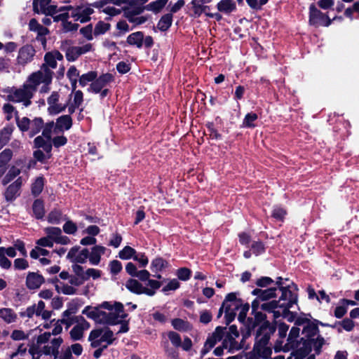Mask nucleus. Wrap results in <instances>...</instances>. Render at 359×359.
<instances>
[{
    "instance_id": "obj_31",
    "label": "nucleus",
    "mask_w": 359,
    "mask_h": 359,
    "mask_svg": "<svg viewBox=\"0 0 359 359\" xmlns=\"http://www.w3.org/2000/svg\"><path fill=\"white\" fill-rule=\"evenodd\" d=\"M62 219V212L60 209L53 208L48 215L47 221L50 224H58Z\"/></svg>"
},
{
    "instance_id": "obj_13",
    "label": "nucleus",
    "mask_w": 359,
    "mask_h": 359,
    "mask_svg": "<svg viewBox=\"0 0 359 359\" xmlns=\"http://www.w3.org/2000/svg\"><path fill=\"white\" fill-rule=\"evenodd\" d=\"M96 323L116 325L122 323V320H119V315L114 312L107 313L106 311L100 310L99 318Z\"/></svg>"
},
{
    "instance_id": "obj_38",
    "label": "nucleus",
    "mask_w": 359,
    "mask_h": 359,
    "mask_svg": "<svg viewBox=\"0 0 359 359\" xmlns=\"http://www.w3.org/2000/svg\"><path fill=\"white\" fill-rule=\"evenodd\" d=\"M270 339L268 334H264L259 339L255 341L253 351L260 353L262 348H264L269 344Z\"/></svg>"
},
{
    "instance_id": "obj_49",
    "label": "nucleus",
    "mask_w": 359,
    "mask_h": 359,
    "mask_svg": "<svg viewBox=\"0 0 359 359\" xmlns=\"http://www.w3.org/2000/svg\"><path fill=\"white\" fill-rule=\"evenodd\" d=\"M171 324L174 329L178 331H185L189 323L182 318H176L171 320Z\"/></svg>"
},
{
    "instance_id": "obj_47",
    "label": "nucleus",
    "mask_w": 359,
    "mask_h": 359,
    "mask_svg": "<svg viewBox=\"0 0 359 359\" xmlns=\"http://www.w3.org/2000/svg\"><path fill=\"white\" fill-rule=\"evenodd\" d=\"M237 293L236 292H230L227 294L225 297L223 302H225V305H229L227 302H236L235 309H238L240 306L242 305L243 300L241 299H238L236 297Z\"/></svg>"
},
{
    "instance_id": "obj_60",
    "label": "nucleus",
    "mask_w": 359,
    "mask_h": 359,
    "mask_svg": "<svg viewBox=\"0 0 359 359\" xmlns=\"http://www.w3.org/2000/svg\"><path fill=\"white\" fill-rule=\"evenodd\" d=\"M149 316L153 318L155 323L165 324L168 321L167 316L164 313L160 312L159 311H156L151 313Z\"/></svg>"
},
{
    "instance_id": "obj_59",
    "label": "nucleus",
    "mask_w": 359,
    "mask_h": 359,
    "mask_svg": "<svg viewBox=\"0 0 359 359\" xmlns=\"http://www.w3.org/2000/svg\"><path fill=\"white\" fill-rule=\"evenodd\" d=\"M83 302L81 299L76 298L69 302L67 305V309L72 313L74 314L77 312L79 308L83 305Z\"/></svg>"
},
{
    "instance_id": "obj_3",
    "label": "nucleus",
    "mask_w": 359,
    "mask_h": 359,
    "mask_svg": "<svg viewBox=\"0 0 359 359\" xmlns=\"http://www.w3.org/2000/svg\"><path fill=\"white\" fill-rule=\"evenodd\" d=\"M283 280L281 276H278L276 281H274L276 286L273 287L276 288V291L278 290L280 291V300L286 301L287 298L297 295L299 288L297 285L294 282H292L290 285H284Z\"/></svg>"
},
{
    "instance_id": "obj_61",
    "label": "nucleus",
    "mask_w": 359,
    "mask_h": 359,
    "mask_svg": "<svg viewBox=\"0 0 359 359\" xmlns=\"http://www.w3.org/2000/svg\"><path fill=\"white\" fill-rule=\"evenodd\" d=\"M133 259L139 263L140 267H145L149 263V259L144 252L137 253L136 252Z\"/></svg>"
},
{
    "instance_id": "obj_55",
    "label": "nucleus",
    "mask_w": 359,
    "mask_h": 359,
    "mask_svg": "<svg viewBox=\"0 0 359 359\" xmlns=\"http://www.w3.org/2000/svg\"><path fill=\"white\" fill-rule=\"evenodd\" d=\"M168 337L170 339L171 344L175 347L178 348V347L181 346L182 339H181L180 334H178L177 332H174V331H170L168 332Z\"/></svg>"
},
{
    "instance_id": "obj_23",
    "label": "nucleus",
    "mask_w": 359,
    "mask_h": 359,
    "mask_svg": "<svg viewBox=\"0 0 359 359\" xmlns=\"http://www.w3.org/2000/svg\"><path fill=\"white\" fill-rule=\"evenodd\" d=\"M319 332V327L316 325H313L311 320L307 325H305L302 330V334H305L304 339H312L316 335H318Z\"/></svg>"
},
{
    "instance_id": "obj_39",
    "label": "nucleus",
    "mask_w": 359,
    "mask_h": 359,
    "mask_svg": "<svg viewBox=\"0 0 359 359\" xmlns=\"http://www.w3.org/2000/svg\"><path fill=\"white\" fill-rule=\"evenodd\" d=\"M276 289L273 287L262 290L260 299L262 302H267L277 297Z\"/></svg>"
},
{
    "instance_id": "obj_6",
    "label": "nucleus",
    "mask_w": 359,
    "mask_h": 359,
    "mask_svg": "<svg viewBox=\"0 0 359 359\" xmlns=\"http://www.w3.org/2000/svg\"><path fill=\"white\" fill-rule=\"evenodd\" d=\"M35 53V49L32 45L26 44L22 46L18 50L15 65L25 67L33 60Z\"/></svg>"
},
{
    "instance_id": "obj_58",
    "label": "nucleus",
    "mask_w": 359,
    "mask_h": 359,
    "mask_svg": "<svg viewBox=\"0 0 359 359\" xmlns=\"http://www.w3.org/2000/svg\"><path fill=\"white\" fill-rule=\"evenodd\" d=\"M180 283L176 278H173L170 280L168 283L162 288L161 291L163 293H166L170 290H176L180 288Z\"/></svg>"
},
{
    "instance_id": "obj_51",
    "label": "nucleus",
    "mask_w": 359,
    "mask_h": 359,
    "mask_svg": "<svg viewBox=\"0 0 359 359\" xmlns=\"http://www.w3.org/2000/svg\"><path fill=\"white\" fill-rule=\"evenodd\" d=\"M69 334L73 341L81 340L83 337V329L77 324L71 330Z\"/></svg>"
},
{
    "instance_id": "obj_8",
    "label": "nucleus",
    "mask_w": 359,
    "mask_h": 359,
    "mask_svg": "<svg viewBox=\"0 0 359 359\" xmlns=\"http://www.w3.org/2000/svg\"><path fill=\"white\" fill-rule=\"evenodd\" d=\"M51 0H33V11L36 13L53 16L57 13V7L49 5Z\"/></svg>"
},
{
    "instance_id": "obj_10",
    "label": "nucleus",
    "mask_w": 359,
    "mask_h": 359,
    "mask_svg": "<svg viewBox=\"0 0 359 359\" xmlns=\"http://www.w3.org/2000/svg\"><path fill=\"white\" fill-rule=\"evenodd\" d=\"M126 287L132 293L136 294H145L152 297L155 294V292L149 290L148 287H144L141 283L134 278H129L126 283Z\"/></svg>"
},
{
    "instance_id": "obj_53",
    "label": "nucleus",
    "mask_w": 359,
    "mask_h": 359,
    "mask_svg": "<svg viewBox=\"0 0 359 359\" xmlns=\"http://www.w3.org/2000/svg\"><path fill=\"white\" fill-rule=\"evenodd\" d=\"M79 6H77L76 8L72 6H62L57 8V12H71L69 14V16L74 18L75 20L76 21V18H79L80 13H79Z\"/></svg>"
},
{
    "instance_id": "obj_34",
    "label": "nucleus",
    "mask_w": 359,
    "mask_h": 359,
    "mask_svg": "<svg viewBox=\"0 0 359 359\" xmlns=\"http://www.w3.org/2000/svg\"><path fill=\"white\" fill-rule=\"evenodd\" d=\"M135 249L130 246L126 245L118 252V257L123 260H128L131 258L134 259L136 254Z\"/></svg>"
},
{
    "instance_id": "obj_54",
    "label": "nucleus",
    "mask_w": 359,
    "mask_h": 359,
    "mask_svg": "<svg viewBox=\"0 0 359 359\" xmlns=\"http://www.w3.org/2000/svg\"><path fill=\"white\" fill-rule=\"evenodd\" d=\"M55 125V123H54L53 121L48 122L46 124L43 123V128H42V136H43L47 140H51V135L53 132Z\"/></svg>"
},
{
    "instance_id": "obj_24",
    "label": "nucleus",
    "mask_w": 359,
    "mask_h": 359,
    "mask_svg": "<svg viewBox=\"0 0 359 359\" xmlns=\"http://www.w3.org/2000/svg\"><path fill=\"white\" fill-rule=\"evenodd\" d=\"M45 184L43 176L37 177L31 185V192L34 197L39 196L43 191Z\"/></svg>"
},
{
    "instance_id": "obj_17",
    "label": "nucleus",
    "mask_w": 359,
    "mask_h": 359,
    "mask_svg": "<svg viewBox=\"0 0 359 359\" xmlns=\"http://www.w3.org/2000/svg\"><path fill=\"white\" fill-rule=\"evenodd\" d=\"M59 97V94L53 92L48 98V110L50 112H62L65 110L66 102H60Z\"/></svg>"
},
{
    "instance_id": "obj_32",
    "label": "nucleus",
    "mask_w": 359,
    "mask_h": 359,
    "mask_svg": "<svg viewBox=\"0 0 359 359\" xmlns=\"http://www.w3.org/2000/svg\"><path fill=\"white\" fill-rule=\"evenodd\" d=\"M172 22V15L168 13L161 17L157 24V27L161 31H166L171 26Z\"/></svg>"
},
{
    "instance_id": "obj_57",
    "label": "nucleus",
    "mask_w": 359,
    "mask_h": 359,
    "mask_svg": "<svg viewBox=\"0 0 359 359\" xmlns=\"http://www.w3.org/2000/svg\"><path fill=\"white\" fill-rule=\"evenodd\" d=\"M274 283V280L269 276H261L255 281V285L261 288L268 287Z\"/></svg>"
},
{
    "instance_id": "obj_9",
    "label": "nucleus",
    "mask_w": 359,
    "mask_h": 359,
    "mask_svg": "<svg viewBox=\"0 0 359 359\" xmlns=\"http://www.w3.org/2000/svg\"><path fill=\"white\" fill-rule=\"evenodd\" d=\"M80 250V246L75 245L72 247L67 255V258L73 263L84 264L86 262L87 259H89L90 252L88 248H83L77 255Z\"/></svg>"
},
{
    "instance_id": "obj_26",
    "label": "nucleus",
    "mask_w": 359,
    "mask_h": 359,
    "mask_svg": "<svg viewBox=\"0 0 359 359\" xmlns=\"http://www.w3.org/2000/svg\"><path fill=\"white\" fill-rule=\"evenodd\" d=\"M13 130V126H7L0 130V150L9 142Z\"/></svg>"
},
{
    "instance_id": "obj_48",
    "label": "nucleus",
    "mask_w": 359,
    "mask_h": 359,
    "mask_svg": "<svg viewBox=\"0 0 359 359\" xmlns=\"http://www.w3.org/2000/svg\"><path fill=\"white\" fill-rule=\"evenodd\" d=\"M176 275L180 280L187 281L191 276V271L187 267H181L177 270Z\"/></svg>"
},
{
    "instance_id": "obj_40",
    "label": "nucleus",
    "mask_w": 359,
    "mask_h": 359,
    "mask_svg": "<svg viewBox=\"0 0 359 359\" xmlns=\"http://www.w3.org/2000/svg\"><path fill=\"white\" fill-rule=\"evenodd\" d=\"M20 173V170L15 166H12L8 173L2 180L3 185H6L15 179Z\"/></svg>"
},
{
    "instance_id": "obj_28",
    "label": "nucleus",
    "mask_w": 359,
    "mask_h": 359,
    "mask_svg": "<svg viewBox=\"0 0 359 359\" xmlns=\"http://www.w3.org/2000/svg\"><path fill=\"white\" fill-rule=\"evenodd\" d=\"M283 300H280V297L278 299H273L271 301L263 303L260 306V309L262 311H266L268 313L273 312V310L280 308L281 309V304Z\"/></svg>"
},
{
    "instance_id": "obj_16",
    "label": "nucleus",
    "mask_w": 359,
    "mask_h": 359,
    "mask_svg": "<svg viewBox=\"0 0 359 359\" xmlns=\"http://www.w3.org/2000/svg\"><path fill=\"white\" fill-rule=\"evenodd\" d=\"M112 80L113 76L111 74H102L90 84L89 90L98 93Z\"/></svg>"
},
{
    "instance_id": "obj_64",
    "label": "nucleus",
    "mask_w": 359,
    "mask_h": 359,
    "mask_svg": "<svg viewBox=\"0 0 359 359\" xmlns=\"http://www.w3.org/2000/svg\"><path fill=\"white\" fill-rule=\"evenodd\" d=\"M77 229L76 224L71 220L67 221L63 225V231L67 234H74Z\"/></svg>"
},
{
    "instance_id": "obj_18",
    "label": "nucleus",
    "mask_w": 359,
    "mask_h": 359,
    "mask_svg": "<svg viewBox=\"0 0 359 359\" xmlns=\"http://www.w3.org/2000/svg\"><path fill=\"white\" fill-rule=\"evenodd\" d=\"M241 323L243 325V327H241L243 340H245L252 335V331L257 327V325L252 317L245 318V321Z\"/></svg>"
},
{
    "instance_id": "obj_63",
    "label": "nucleus",
    "mask_w": 359,
    "mask_h": 359,
    "mask_svg": "<svg viewBox=\"0 0 359 359\" xmlns=\"http://www.w3.org/2000/svg\"><path fill=\"white\" fill-rule=\"evenodd\" d=\"M109 24L100 21L95 27L94 34L97 36L105 33L109 29Z\"/></svg>"
},
{
    "instance_id": "obj_25",
    "label": "nucleus",
    "mask_w": 359,
    "mask_h": 359,
    "mask_svg": "<svg viewBox=\"0 0 359 359\" xmlns=\"http://www.w3.org/2000/svg\"><path fill=\"white\" fill-rule=\"evenodd\" d=\"M0 318L6 323H11L15 322L18 317L12 309L2 308L0 309Z\"/></svg>"
},
{
    "instance_id": "obj_11",
    "label": "nucleus",
    "mask_w": 359,
    "mask_h": 359,
    "mask_svg": "<svg viewBox=\"0 0 359 359\" xmlns=\"http://www.w3.org/2000/svg\"><path fill=\"white\" fill-rule=\"evenodd\" d=\"M22 185V177H19L15 182L11 184L6 189L4 196L7 202H13L20 196V190Z\"/></svg>"
},
{
    "instance_id": "obj_36",
    "label": "nucleus",
    "mask_w": 359,
    "mask_h": 359,
    "mask_svg": "<svg viewBox=\"0 0 359 359\" xmlns=\"http://www.w3.org/2000/svg\"><path fill=\"white\" fill-rule=\"evenodd\" d=\"M250 249L255 256H259L266 252L265 244L260 240L253 241L250 245Z\"/></svg>"
},
{
    "instance_id": "obj_2",
    "label": "nucleus",
    "mask_w": 359,
    "mask_h": 359,
    "mask_svg": "<svg viewBox=\"0 0 359 359\" xmlns=\"http://www.w3.org/2000/svg\"><path fill=\"white\" fill-rule=\"evenodd\" d=\"M63 55L58 50H53L48 52L44 55V64L41 69L33 74H38L37 80L46 86L49 85L52 82L53 72L50 69H55L57 67V60L62 61Z\"/></svg>"
},
{
    "instance_id": "obj_14",
    "label": "nucleus",
    "mask_w": 359,
    "mask_h": 359,
    "mask_svg": "<svg viewBox=\"0 0 359 359\" xmlns=\"http://www.w3.org/2000/svg\"><path fill=\"white\" fill-rule=\"evenodd\" d=\"M29 29L32 32L37 33L36 39L42 43H46V39L45 36L49 33V30L39 24L35 18H32L29 22Z\"/></svg>"
},
{
    "instance_id": "obj_50",
    "label": "nucleus",
    "mask_w": 359,
    "mask_h": 359,
    "mask_svg": "<svg viewBox=\"0 0 359 359\" xmlns=\"http://www.w3.org/2000/svg\"><path fill=\"white\" fill-rule=\"evenodd\" d=\"M46 233L53 242L55 241V239L62 234V230L59 227L55 226H48L44 229Z\"/></svg>"
},
{
    "instance_id": "obj_1",
    "label": "nucleus",
    "mask_w": 359,
    "mask_h": 359,
    "mask_svg": "<svg viewBox=\"0 0 359 359\" xmlns=\"http://www.w3.org/2000/svg\"><path fill=\"white\" fill-rule=\"evenodd\" d=\"M38 74H32L26 83L19 88L11 89L8 95L9 100L13 102L22 103L27 107L31 104V99L36 92L37 87L41 83L37 80Z\"/></svg>"
},
{
    "instance_id": "obj_29",
    "label": "nucleus",
    "mask_w": 359,
    "mask_h": 359,
    "mask_svg": "<svg viewBox=\"0 0 359 359\" xmlns=\"http://www.w3.org/2000/svg\"><path fill=\"white\" fill-rule=\"evenodd\" d=\"M217 7L220 12L229 13L236 9V4L233 0H222Z\"/></svg>"
},
{
    "instance_id": "obj_30",
    "label": "nucleus",
    "mask_w": 359,
    "mask_h": 359,
    "mask_svg": "<svg viewBox=\"0 0 359 359\" xmlns=\"http://www.w3.org/2000/svg\"><path fill=\"white\" fill-rule=\"evenodd\" d=\"M144 35L141 32L132 33L127 38V42L130 45H135L138 48L142 47L143 43Z\"/></svg>"
},
{
    "instance_id": "obj_44",
    "label": "nucleus",
    "mask_w": 359,
    "mask_h": 359,
    "mask_svg": "<svg viewBox=\"0 0 359 359\" xmlns=\"http://www.w3.org/2000/svg\"><path fill=\"white\" fill-rule=\"evenodd\" d=\"M14 114L15 115L17 125L19 129L22 132H25L29 130L31 124L30 119L27 117H23L22 119H20L19 116H18V114Z\"/></svg>"
},
{
    "instance_id": "obj_7",
    "label": "nucleus",
    "mask_w": 359,
    "mask_h": 359,
    "mask_svg": "<svg viewBox=\"0 0 359 359\" xmlns=\"http://www.w3.org/2000/svg\"><path fill=\"white\" fill-rule=\"evenodd\" d=\"M299 295H295L287 298L286 301H283L281 304L282 317L285 318L288 322H295L297 313L294 311H291L290 309L298 303Z\"/></svg>"
},
{
    "instance_id": "obj_4",
    "label": "nucleus",
    "mask_w": 359,
    "mask_h": 359,
    "mask_svg": "<svg viewBox=\"0 0 359 359\" xmlns=\"http://www.w3.org/2000/svg\"><path fill=\"white\" fill-rule=\"evenodd\" d=\"M331 22L332 20L327 15L317 9L314 4H311L309 7V23L311 25L316 27L320 25L328 27Z\"/></svg>"
},
{
    "instance_id": "obj_45",
    "label": "nucleus",
    "mask_w": 359,
    "mask_h": 359,
    "mask_svg": "<svg viewBox=\"0 0 359 359\" xmlns=\"http://www.w3.org/2000/svg\"><path fill=\"white\" fill-rule=\"evenodd\" d=\"M237 309H231V305H226V309L224 311V318L225 323L226 325H229L231 322H233L236 316V311Z\"/></svg>"
},
{
    "instance_id": "obj_21",
    "label": "nucleus",
    "mask_w": 359,
    "mask_h": 359,
    "mask_svg": "<svg viewBox=\"0 0 359 359\" xmlns=\"http://www.w3.org/2000/svg\"><path fill=\"white\" fill-rule=\"evenodd\" d=\"M32 211L34 217L36 219H43L45 216V207L44 201L41 198H36L32 204Z\"/></svg>"
},
{
    "instance_id": "obj_52",
    "label": "nucleus",
    "mask_w": 359,
    "mask_h": 359,
    "mask_svg": "<svg viewBox=\"0 0 359 359\" xmlns=\"http://www.w3.org/2000/svg\"><path fill=\"white\" fill-rule=\"evenodd\" d=\"M110 273L113 276L118 275L123 269L122 264L120 261L114 259L109 264Z\"/></svg>"
},
{
    "instance_id": "obj_43",
    "label": "nucleus",
    "mask_w": 359,
    "mask_h": 359,
    "mask_svg": "<svg viewBox=\"0 0 359 359\" xmlns=\"http://www.w3.org/2000/svg\"><path fill=\"white\" fill-rule=\"evenodd\" d=\"M13 156V151L10 149H6L0 153V168L6 167L8 163Z\"/></svg>"
},
{
    "instance_id": "obj_62",
    "label": "nucleus",
    "mask_w": 359,
    "mask_h": 359,
    "mask_svg": "<svg viewBox=\"0 0 359 359\" xmlns=\"http://www.w3.org/2000/svg\"><path fill=\"white\" fill-rule=\"evenodd\" d=\"M114 333L109 328L106 327V329L104 331L103 334H102V336L100 337L101 341L103 342H107V345H110L113 343L114 339L113 338Z\"/></svg>"
},
{
    "instance_id": "obj_15",
    "label": "nucleus",
    "mask_w": 359,
    "mask_h": 359,
    "mask_svg": "<svg viewBox=\"0 0 359 359\" xmlns=\"http://www.w3.org/2000/svg\"><path fill=\"white\" fill-rule=\"evenodd\" d=\"M45 283V278L38 272H29L26 277V286L29 290L39 289Z\"/></svg>"
},
{
    "instance_id": "obj_56",
    "label": "nucleus",
    "mask_w": 359,
    "mask_h": 359,
    "mask_svg": "<svg viewBox=\"0 0 359 359\" xmlns=\"http://www.w3.org/2000/svg\"><path fill=\"white\" fill-rule=\"evenodd\" d=\"M307 355H309V352L306 345L304 347H300L299 349L293 351L290 354V356L294 357V359H304Z\"/></svg>"
},
{
    "instance_id": "obj_33",
    "label": "nucleus",
    "mask_w": 359,
    "mask_h": 359,
    "mask_svg": "<svg viewBox=\"0 0 359 359\" xmlns=\"http://www.w3.org/2000/svg\"><path fill=\"white\" fill-rule=\"evenodd\" d=\"M43 120L42 118H34L30 124V135L34 136L38 134L43 128Z\"/></svg>"
},
{
    "instance_id": "obj_42",
    "label": "nucleus",
    "mask_w": 359,
    "mask_h": 359,
    "mask_svg": "<svg viewBox=\"0 0 359 359\" xmlns=\"http://www.w3.org/2000/svg\"><path fill=\"white\" fill-rule=\"evenodd\" d=\"M97 78V73L95 72H89L86 74H84L81 75L79 77V84L84 87L86 86L89 82H93L95 79Z\"/></svg>"
},
{
    "instance_id": "obj_41",
    "label": "nucleus",
    "mask_w": 359,
    "mask_h": 359,
    "mask_svg": "<svg viewBox=\"0 0 359 359\" xmlns=\"http://www.w3.org/2000/svg\"><path fill=\"white\" fill-rule=\"evenodd\" d=\"M258 116L257 114H246L242 124V127L253 128L257 126V125L254 123Z\"/></svg>"
},
{
    "instance_id": "obj_22",
    "label": "nucleus",
    "mask_w": 359,
    "mask_h": 359,
    "mask_svg": "<svg viewBox=\"0 0 359 359\" xmlns=\"http://www.w3.org/2000/svg\"><path fill=\"white\" fill-rule=\"evenodd\" d=\"M169 266V263L167 260L161 257H156L154 258L150 265V269L152 272L160 273L163 269Z\"/></svg>"
},
{
    "instance_id": "obj_20",
    "label": "nucleus",
    "mask_w": 359,
    "mask_h": 359,
    "mask_svg": "<svg viewBox=\"0 0 359 359\" xmlns=\"http://www.w3.org/2000/svg\"><path fill=\"white\" fill-rule=\"evenodd\" d=\"M106 248L102 245H95L91 248L89 262L93 265H98L101 260V256L105 253Z\"/></svg>"
},
{
    "instance_id": "obj_37",
    "label": "nucleus",
    "mask_w": 359,
    "mask_h": 359,
    "mask_svg": "<svg viewBox=\"0 0 359 359\" xmlns=\"http://www.w3.org/2000/svg\"><path fill=\"white\" fill-rule=\"evenodd\" d=\"M98 307H92L91 306H87L82 311V314L86 315L88 318L93 320L95 323L97 321L99 318Z\"/></svg>"
},
{
    "instance_id": "obj_46",
    "label": "nucleus",
    "mask_w": 359,
    "mask_h": 359,
    "mask_svg": "<svg viewBox=\"0 0 359 359\" xmlns=\"http://www.w3.org/2000/svg\"><path fill=\"white\" fill-rule=\"evenodd\" d=\"M334 325H335V326L337 325H339L340 326L342 327V328L344 330H346L347 332L352 331L355 327L354 321L352 319L348 318H345L341 321H336Z\"/></svg>"
},
{
    "instance_id": "obj_12",
    "label": "nucleus",
    "mask_w": 359,
    "mask_h": 359,
    "mask_svg": "<svg viewBox=\"0 0 359 359\" xmlns=\"http://www.w3.org/2000/svg\"><path fill=\"white\" fill-rule=\"evenodd\" d=\"M73 124L72 118L70 114H64L56 119L53 133L55 134L64 133L69 130Z\"/></svg>"
},
{
    "instance_id": "obj_19",
    "label": "nucleus",
    "mask_w": 359,
    "mask_h": 359,
    "mask_svg": "<svg viewBox=\"0 0 359 359\" xmlns=\"http://www.w3.org/2000/svg\"><path fill=\"white\" fill-rule=\"evenodd\" d=\"M301 341L302 344V347H304L305 345H306L309 355L312 351V346L323 347L325 343L324 337L320 334H318L316 338L313 337L309 339H304V337H301Z\"/></svg>"
},
{
    "instance_id": "obj_27",
    "label": "nucleus",
    "mask_w": 359,
    "mask_h": 359,
    "mask_svg": "<svg viewBox=\"0 0 359 359\" xmlns=\"http://www.w3.org/2000/svg\"><path fill=\"white\" fill-rule=\"evenodd\" d=\"M287 215V211L285 208L280 205L273 206L271 212V217L276 221L283 222Z\"/></svg>"
},
{
    "instance_id": "obj_35",
    "label": "nucleus",
    "mask_w": 359,
    "mask_h": 359,
    "mask_svg": "<svg viewBox=\"0 0 359 359\" xmlns=\"http://www.w3.org/2000/svg\"><path fill=\"white\" fill-rule=\"evenodd\" d=\"M83 102V93L81 90H76L74 93V100L73 103L69 108V111H74L75 109H78L81 111L83 109H79L81 103Z\"/></svg>"
},
{
    "instance_id": "obj_5",
    "label": "nucleus",
    "mask_w": 359,
    "mask_h": 359,
    "mask_svg": "<svg viewBox=\"0 0 359 359\" xmlns=\"http://www.w3.org/2000/svg\"><path fill=\"white\" fill-rule=\"evenodd\" d=\"M67 44V42H65V44L63 43L61 46V49L65 52L66 58L69 62L75 61L82 54L90 51L92 48L90 43H87L83 46L66 47L65 45Z\"/></svg>"
}]
</instances>
